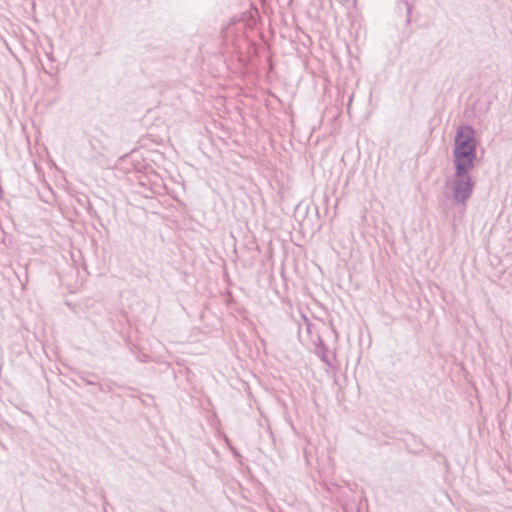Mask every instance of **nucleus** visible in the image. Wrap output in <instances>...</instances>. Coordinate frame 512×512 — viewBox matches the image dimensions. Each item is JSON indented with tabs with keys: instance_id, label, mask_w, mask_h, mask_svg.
Listing matches in <instances>:
<instances>
[{
	"instance_id": "1",
	"label": "nucleus",
	"mask_w": 512,
	"mask_h": 512,
	"mask_svg": "<svg viewBox=\"0 0 512 512\" xmlns=\"http://www.w3.org/2000/svg\"><path fill=\"white\" fill-rule=\"evenodd\" d=\"M479 141L476 130L469 124L460 125L453 142V165L475 166Z\"/></svg>"
},
{
	"instance_id": "2",
	"label": "nucleus",
	"mask_w": 512,
	"mask_h": 512,
	"mask_svg": "<svg viewBox=\"0 0 512 512\" xmlns=\"http://www.w3.org/2000/svg\"><path fill=\"white\" fill-rule=\"evenodd\" d=\"M454 174L450 181V189L452 192V199L458 206L466 205L467 201L471 198L476 181L471 172L475 168L472 165H453Z\"/></svg>"
},
{
	"instance_id": "3",
	"label": "nucleus",
	"mask_w": 512,
	"mask_h": 512,
	"mask_svg": "<svg viewBox=\"0 0 512 512\" xmlns=\"http://www.w3.org/2000/svg\"><path fill=\"white\" fill-rule=\"evenodd\" d=\"M315 354L328 367H333L332 359L328 356L329 348L320 337H318V342L316 343Z\"/></svg>"
},
{
	"instance_id": "4",
	"label": "nucleus",
	"mask_w": 512,
	"mask_h": 512,
	"mask_svg": "<svg viewBox=\"0 0 512 512\" xmlns=\"http://www.w3.org/2000/svg\"><path fill=\"white\" fill-rule=\"evenodd\" d=\"M77 376L79 380L88 386H95L99 384V376L98 374L94 372H88V371H79L77 372Z\"/></svg>"
},
{
	"instance_id": "5",
	"label": "nucleus",
	"mask_w": 512,
	"mask_h": 512,
	"mask_svg": "<svg viewBox=\"0 0 512 512\" xmlns=\"http://www.w3.org/2000/svg\"><path fill=\"white\" fill-rule=\"evenodd\" d=\"M96 387L98 388V390L100 392L106 393V394L111 393L113 391L112 385L109 382H101L99 380V384H97Z\"/></svg>"
},
{
	"instance_id": "6",
	"label": "nucleus",
	"mask_w": 512,
	"mask_h": 512,
	"mask_svg": "<svg viewBox=\"0 0 512 512\" xmlns=\"http://www.w3.org/2000/svg\"><path fill=\"white\" fill-rule=\"evenodd\" d=\"M405 6H406V10H407L406 22H407V24H409L411 21L412 6L408 2H405Z\"/></svg>"
}]
</instances>
